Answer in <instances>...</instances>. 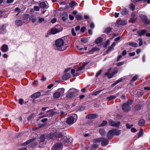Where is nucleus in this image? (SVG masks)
<instances>
[{
	"instance_id": "nucleus-58",
	"label": "nucleus",
	"mask_w": 150,
	"mask_h": 150,
	"mask_svg": "<svg viewBox=\"0 0 150 150\" xmlns=\"http://www.w3.org/2000/svg\"><path fill=\"white\" fill-rule=\"evenodd\" d=\"M102 70H100L96 74V77L98 76L99 75H100L101 73Z\"/></svg>"
},
{
	"instance_id": "nucleus-57",
	"label": "nucleus",
	"mask_w": 150,
	"mask_h": 150,
	"mask_svg": "<svg viewBox=\"0 0 150 150\" xmlns=\"http://www.w3.org/2000/svg\"><path fill=\"white\" fill-rule=\"evenodd\" d=\"M71 32L73 36H75L76 35V33L75 32L74 30V28L71 29Z\"/></svg>"
},
{
	"instance_id": "nucleus-32",
	"label": "nucleus",
	"mask_w": 150,
	"mask_h": 150,
	"mask_svg": "<svg viewBox=\"0 0 150 150\" xmlns=\"http://www.w3.org/2000/svg\"><path fill=\"white\" fill-rule=\"evenodd\" d=\"M75 71L74 69H72L71 70V73L73 74V76H78L80 75V74L78 73L77 72H76L75 74H74V73H75Z\"/></svg>"
},
{
	"instance_id": "nucleus-18",
	"label": "nucleus",
	"mask_w": 150,
	"mask_h": 150,
	"mask_svg": "<svg viewBox=\"0 0 150 150\" xmlns=\"http://www.w3.org/2000/svg\"><path fill=\"white\" fill-rule=\"evenodd\" d=\"M111 130L112 131V132L114 135H118L120 134L121 133V131L120 130L116 129H112Z\"/></svg>"
},
{
	"instance_id": "nucleus-12",
	"label": "nucleus",
	"mask_w": 150,
	"mask_h": 150,
	"mask_svg": "<svg viewBox=\"0 0 150 150\" xmlns=\"http://www.w3.org/2000/svg\"><path fill=\"white\" fill-rule=\"evenodd\" d=\"M127 21L126 20H119L116 22V24L117 25H125L127 24Z\"/></svg>"
},
{
	"instance_id": "nucleus-37",
	"label": "nucleus",
	"mask_w": 150,
	"mask_h": 150,
	"mask_svg": "<svg viewBox=\"0 0 150 150\" xmlns=\"http://www.w3.org/2000/svg\"><path fill=\"white\" fill-rule=\"evenodd\" d=\"M64 142H70L71 143L72 142V139L70 137H66V139L64 140Z\"/></svg>"
},
{
	"instance_id": "nucleus-49",
	"label": "nucleus",
	"mask_w": 150,
	"mask_h": 150,
	"mask_svg": "<svg viewBox=\"0 0 150 150\" xmlns=\"http://www.w3.org/2000/svg\"><path fill=\"white\" fill-rule=\"evenodd\" d=\"M113 47L111 46L109 47L108 50L106 51V52L108 53L109 52L113 49Z\"/></svg>"
},
{
	"instance_id": "nucleus-38",
	"label": "nucleus",
	"mask_w": 150,
	"mask_h": 150,
	"mask_svg": "<svg viewBox=\"0 0 150 150\" xmlns=\"http://www.w3.org/2000/svg\"><path fill=\"white\" fill-rule=\"evenodd\" d=\"M40 142H43L45 139V137L44 135H42L40 138Z\"/></svg>"
},
{
	"instance_id": "nucleus-53",
	"label": "nucleus",
	"mask_w": 150,
	"mask_h": 150,
	"mask_svg": "<svg viewBox=\"0 0 150 150\" xmlns=\"http://www.w3.org/2000/svg\"><path fill=\"white\" fill-rule=\"evenodd\" d=\"M126 126L127 129H129L130 128L133 126V125H129V124H127Z\"/></svg>"
},
{
	"instance_id": "nucleus-35",
	"label": "nucleus",
	"mask_w": 150,
	"mask_h": 150,
	"mask_svg": "<svg viewBox=\"0 0 150 150\" xmlns=\"http://www.w3.org/2000/svg\"><path fill=\"white\" fill-rule=\"evenodd\" d=\"M33 139H29L24 143L22 144V146H25L28 145L31 142L33 141Z\"/></svg>"
},
{
	"instance_id": "nucleus-3",
	"label": "nucleus",
	"mask_w": 150,
	"mask_h": 150,
	"mask_svg": "<svg viewBox=\"0 0 150 150\" xmlns=\"http://www.w3.org/2000/svg\"><path fill=\"white\" fill-rule=\"evenodd\" d=\"M77 118V116L76 114H74L72 116H69L67 119V123L69 125L72 124L76 121Z\"/></svg>"
},
{
	"instance_id": "nucleus-1",
	"label": "nucleus",
	"mask_w": 150,
	"mask_h": 150,
	"mask_svg": "<svg viewBox=\"0 0 150 150\" xmlns=\"http://www.w3.org/2000/svg\"><path fill=\"white\" fill-rule=\"evenodd\" d=\"M56 49L59 51H62L65 50L67 47L64 44V40L62 39L57 40L55 42Z\"/></svg>"
},
{
	"instance_id": "nucleus-28",
	"label": "nucleus",
	"mask_w": 150,
	"mask_h": 150,
	"mask_svg": "<svg viewBox=\"0 0 150 150\" xmlns=\"http://www.w3.org/2000/svg\"><path fill=\"white\" fill-rule=\"evenodd\" d=\"M41 8H47V5L45 2H42L39 4Z\"/></svg>"
},
{
	"instance_id": "nucleus-5",
	"label": "nucleus",
	"mask_w": 150,
	"mask_h": 150,
	"mask_svg": "<svg viewBox=\"0 0 150 150\" xmlns=\"http://www.w3.org/2000/svg\"><path fill=\"white\" fill-rule=\"evenodd\" d=\"M65 89L64 88H61L58 90V91L54 93L53 97L54 98H58L60 97L61 94L64 93Z\"/></svg>"
},
{
	"instance_id": "nucleus-29",
	"label": "nucleus",
	"mask_w": 150,
	"mask_h": 150,
	"mask_svg": "<svg viewBox=\"0 0 150 150\" xmlns=\"http://www.w3.org/2000/svg\"><path fill=\"white\" fill-rule=\"evenodd\" d=\"M129 45L132 47H137L138 46V44L137 43L132 42H129Z\"/></svg>"
},
{
	"instance_id": "nucleus-46",
	"label": "nucleus",
	"mask_w": 150,
	"mask_h": 150,
	"mask_svg": "<svg viewBox=\"0 0 150 150\" xmlns=\"http://www.w3.org/2000/svg\"><path fill=\"white\" fill-rule=\"evenodd\" d=\"M81 41L82 42L85 43L88 41V39L86 38H82L81 39Z\"/></svg>"
},
{
	"instance_id": "nucleus-48",
	"label": "nucleus",
	"mask_w": 150,
	"mask_h": 150,
	"mask_svg": "<svg viewBox=\"0 0 150 150\" xmlns=\"http://www.w3.org/2000/svg\"><path fill=\"white\" fill-rule=\"evenodd\" d=\"M130 7L132 11L135 9V6L133 4H131L130 5Z\"/></svg>"
},
{
	"instance_id": "nucleus-36",
	"label": "nucleus",
	"mask_w": 150,
	"mask_h": 150,
	"mask_svg": "<svg viewBox=\"0 0 150 150\" xmlns=\"http://www.w3.org/2000/svg\"><path fill=\"white\" fill-rule=\"evenodd\" d=\"M29 19L30 20L32 21V22L33 23H34L36 20V18L33 15L30 16L29 18Z\"/></svg>"
},
{
	"instance_id": "nucleus-60",
	"label": "nucleus",
	"mask_w": 150,
	"mask_h": 150,
	"mask_svg": "<svg viewBox=\"0 0 150 150\" xmlns=\"http://www.w3.org/2000/svg\"><path fill=\"white\" fill-rule=\"evenodd\" d=\"M45 19L44 18H39L38 19L39 22V23H41L42 22L44 21Z\"/></svg>"
},
{
	"instance_id": "nucleus-21",
	"label": "nucleus",
	"mask_w": 150,
	"mask_h": 150,
	"mask_svg": "<svg viewBox=\"0 0 150 150\" xmlns=\"http://www.w3.org/2000/svg\"><path fill=\"white\" fill-rule=\"evenodd\" d=\"M62 18V20L65 21L68 18V15L66 12H64L62 13L61 15Z\"/></svg>"
},
{
	"instance_id": "nucleus-13",
	"label": "nucleus",
	"mask_w": 150,
	"mask_h": 150,
	"mask_svg": "<svg viewBox=\"0 0 150 150\" xmlns=\"http://www.w3.org/2000/svg\"><path fill=\"white\" fill-rule=\"evenodd\" d=\"M108 140L103 137V139L101 141V145L103 146H106L108 144Z\"/></svg>"
},
{
	"instance_id": "nucleus-47",
	"label": "nucleus",
	"mask_w": 150,
	"mask_h": 150,
	"mask_svg": "<svg viewBox=\"0 0 150 150\" xmlns=\"http://www.w3.org/2000/svg\"><path fill=\"white\" fill-rule=\"evenodd\" d=\"M125 63L124 61L120 62L116 64V65L118 66H120L123 65Z\"/></svg>"
},
{
	"instance_id": "nucleus-23",
	"label": "nucleus",
	"mask_w": 150,
	"mask_h": 150,
	"mask_svg": "<svg viewBox=\"0 0 150 150\" xmlns=\"http://www.w3.org/2000/svg\"><path fill=\"white\" fill-rule=\"evenodd\" d=\"M147 31L145 30H139L137 32V33L139 36H142L146 33Z\"/></svg>"
},
{
	"instance_id": "nucleus-22",
	"label": "nucleus",
	"mask_w": 150,
	"mask_h": 150,
	"mask_svg": "<svg viewBox=\"0 0 150 150\" xmlns=\"http://www.w3.org/2000/svg\"><path fill=\"white\" fill-rule=\"evenodd\" d=\"M61 31H62V30H59L57 28H54L51 30V32L52 34H55Z\"/></svg>"
},
{
	"instance_id": "nucleus-41",
	"label": "nucleus",
	"mask_w": 150,
	"mask_h": 150,
	"mask_svg": "<svg viewBox=\"0 0 150 150\" xmlns=\"http://www.w3.org/2000/svg\"><path fill=\"white\" fill-rule=\"evenodd\" d=\"M111 30V29L110 28H106L105 31V33L108 34Z\"/></svg>"
},
{
	"instance_id": "nucleus-33",
	"label": "nucleus",
	"mask_w": 150,
	"mask_h": 150,
	"mask_svg": "<svg viewBox=\"0 0 150 150\" xmlns=\"http://www.w3.org/2000/svg\"><path fill=\"white\" fill-rule=\"evenodd\" d=\"M128 13V11L126 8H123L121 11V13L123 15L127 14Z\"/></svg>"
},
{
	"instance_id": "nucleus-44",
	"label": "nucleus",
	"mask_w": 150,
	"mask_h": 150,
	"mask_svg": "<svg viewBox=\"0 0 150 150\" xmlns=\"http://www.w3.org/2000/svg\"><path fill=\"white\" fill-rule=\"evenodd\" d=\"M138 78V76L137 75H136L131 79V81L133 82L136 81Z\"/></svg>"
},
{
	"instance_id": "nucleus-30",
	"label": "nucleus",
	"mask_w": 150,
	"mask_h": 150,
	"mask_svg": "<svg viewBox=\"0 0 150 150\" xmlns=\"http://www.w3.org/2000/svg\"><path fill=\"white\" fill-rule=\"evenodd\" d=\"M145 122V121L144 119H141L139 121L138 123V125L139 126H143L144 125Z\"/></svg>"
},
{
	"instance_id": "nucleus-27",
	"label": "nucleus",
	"mask_w": 150,
	"mask_h": 150,
	"mask_svg": "<svg viewBox=\"0 0 150 150\" xmlns=\"http://www.w3.org/2000/svg\"><path fill=\"white\" fill-rule=\"evenodd\" d=\"M16 25L18 26H21L23 24L22 21L19 20H16L15 22Z\"/></svg>"
},
{
	"instance_id": "nucleus-25",
	"label": "nucleus",
	"mask_w": 150,
	"mask_h": 150,
	"mask_svg": "<svg viewBox=\"0 0 150 150\" xmlns=\"http://www.w3.org/2000/svg\"><path fill=\"white\" fill-rule=\"evenodd\" d=\"M117 94L112 95L110 96L107 97V99L108 100H112L115 98L116 97H117Z\"/></svg>"
},
{
	"instance_id": "nucleus-51",
	"label": "nucleus",
	"mask_w": 150,
	"mask_h": 150,
	"mask_svg": "<svg viewBox=\"0 0 150 150\" xmlns=\"http://www.w3.org/2000/svg\"><path fill=\"white\" fill-rule=\"evenodd\" d=\"M138 40L139 41V46H141L143 44L142 40L141 38H139Z\"/></svg>"
},
{
	"instance_id": "nucleus-2",
	"label": "nucleus",
	"mask_w": 150,
	"mask_h": 150,
	"mask_svg": "<svg viewBox=\"0 0 150 150\" xmlns=\"http://www.w3.org/2000/svg\"><path fill=\"white\" fill-rule=\"evenodd\" d=\"M132 101L129 100L124 104L122 106V109L125 112H127L129 111L131 108L130 105L132 103Z\"/></svg>"
},
{
	"instance_id": "nucleus-24",
	"label": "nucleus",
	"mask_w": 150,
	"mask_h": 150,
	"mask_svg": "<svg viewBox=\"0 0 150 150\" xmlns=\"http://www.w3.org/2000/svg\"><path fill=\"white\" fill-rule=\"evenodd\" d=\"M54 112L53 110H50L48 111L46 113L47 115L49 116L48 117H50L54 115Z\"/></svg>"
},
{
	"instance_id": "nucleus-20",
	"label": "nucleus",
	"mask_w": 150,
	"mask_h": 150,
	"mask_svg": "<svg viewBox=\"0 0 150 150\" xmlns=\"http://www.w3.org/2000/svg\"><path fill=\"white\" fill-rule=\"evenodd\" d=\"M35 138H33L31 139H33V141L32 142H31L30 143L31 144V147L33 148L37 145L38 142H37L35 141Z\"/></svg>"
},
{
	"instance_id": "nucleus-17",
	"label": "nucleus",
	"mask_w": 150,
	"mask_h": 150,
	"mask_svg": "<svg viewBox=\"0 0 150 150\" xmlns=\"http://www.w3.org/2000/svg\"><path fill=\"white\" fill-rule=\"evenodd\" d=\"M1 50L2 52H7L8 50V46L6 45H4L1 48Z\"/></svg>"
},
{
	"instance_id": "nucleus-55",
	"label": "nucleus",
	"mask_w": 150,
	"mask_h": 150,
	"mask_svg": "<svg viewBox=\"0 0 150 150\" xmlns=\"http://www.w3.org/2000/svg\"><path fill=\"white\" fill-rule=\"evenodd\" d=\"M34 10L36 11H39L40 10L39 7L37 6H35L34 7Z\"/></svg>"
},
{
	"instance_id": "nucleus-34",
	"label": "nucleus",
	"mask_w": 150,
	"mask_h": 150,
	"mask_svg": "<svg viewBox=\"0 0 150 150\" xmlns=\"http://www.w3.org/2000/svg\"><path fill=\"white\" fill-rule=\"evenodd\" d=\"M103 139V137H100L97 139H94L93 142H101L102 139Z\"/></svg>"
},
{
	"instance_id": "nucleus-8",
	"label": "nucleus",
	"mask_w": 150,
	"mask_h": 150,
	"mask_svg": "<svg viewBox=\"0 0 150 150\" xmlns=\"http://www.w3.org/2000/svg\"><path fill=\"white\" fill-rule=\"evenodd\" d=\"M116 69V70H114L111 73H110V72L111 70L112 69L111 68H110L108 71L105 74V75L107 76L108 78L110 79L112 78L115 74H116L117 73L118 71L117 70V68Z\"/></svg>"
},
{
	"instance_id": "nucleus-6",
	"label": "nucleus",
	"mask_w": 150,
	"mask_h": 150,
	"mask_svg": "<svg viewBox=\"0 0 150 150\" xmlns=\"http://www.w3.org/2000/svg\"><path fill=\"white\" fill-rule=\"evenodd\" d=\"M63 145L61 142L57 143L52 147V150H62L63 149Z\"/></svg>"
},
{
	"instance_id": "nucleus-39",
	"label": "nucleus",
	"mask_w": 150,
	"mask_h": 150,
	"mask_svg": "<svg viewBox=\"0 0 150 150\" xmlns=\"http://www.w3.org/2000/svg\"><path fill=\"white\" fill-rule=\"evenodd\" d=\"M102 38L100 37L98 38L95 40V42L96 44H98L102 41Z\"/></svg>"
},
{
	"instance_id": "nucleus-54",
	"label": "nucleus",
	"mask_w": 150,
	"mask_h": 150,
	"mask_svg": "<svg viewBox=\"0 0 150 150\" xmlns=\"http://www.w3.org/2000/svg\"><path fill=\"white\" fill-rule=\"evenodd\" d=\"M85 69V67L83 66L80 67H79L76 72H77L79 71H81L83 69Z\"/></svg>"
},
{
	"instance_id": "nucleus-40",
	"label": "nucleus",
	"mask_w": 150,
	"mask_h": 150,
	"mask_svg": "<svg viewBox=\"0 0 150 150\" xmlns=\"http://www.w3.org/2000/svg\"><path fill=\"white\" fill-rule=\"evenodd\" d=\"M76 18L78 20H81L83 18V17L80 14H77L75 16Z\"/></svg>"
},
{
	"instance_id": "nucleus-52",
	"label": "nucleus",
	"mask_w": 150,
	"mask_h": 150,
	"mask_svg": "<svg viewBox=\"0 0 150 150\" xmlns=\"http://www.w3.org/2000/svg\"><path fill=\"white\" fill-rule=\"evenodd\" d=\"M15 11H17L18 12V13H17V14H16V16H17L19 14V13L20 12L21 10L18 7L16 8L15 9Z\"/></svg>"
},
{
	"instance_id": "nucleus-42",
	"label": "nucleus",
	"mask_w": 150,
	"mask_h": 150,
	"mask_svg": "<svg viewBox=\"0 0 150 150\" xmlns=\"http://www.w3.org/2000/svg\"><path fill=\"white\" fill-rule=\"evenodd\" d=\"M103 90H101L99 91H96L94 92H93L92 94L93 95L96 96L100 93Z\"/></svg>"
},
{
	"instance_id": "nucleus-59",
	"label": "nucleus",
	"mask_w": 150,
	"mask_h": 150,
	"mask_svg": "<svg viewBox=\"0 0 150 150\" xmlns=\"http://www.w3.org/2000/svg\"><path fill=\"white\" fill-rule=\"evenodd\" d=\"M23 99H20L19 100V103L21 105H22L23 104Z\"/></svg>"
},
{
	"instance_id": "nucleus-45",
	"label": "nucleus",
	"mask_w": 150,
	"mask_h": 150,
	"mask_svg": "<svg viewBox=\"0 0 150 150\" xmlns=\"http://www.w3.org/2000/svg\"><path fill=\"white\" fill-rule=\"evenodd\" d=\"M143 134V129H141L138 134V136L139 137H142Z\"/></svg>"
},
{
	"instance_id": "nucleus-43",
	"label": "nucleus",
	"mask_w": 150,
	"mask_h": 150,
	"mask_svg": "<svg viewBox=\"0 0 150 150\" xmlns=\"http://www.w3.org/2000/svg\"><path fill=\"white\" fill-rule=\"evenodd\" d=\"M107 123L106 121L104 120L99 125V127H103Z\"/></svg>"
},
{
	"instance_id": "nucleus-64",
	"label": "nucleus",
	"mask_w": 150,
	"mask_h": 150,
	"mask_svg": "<svg viewBox=\"0 0 150 150\" xmlns=\"http://www.w3.org/2000/svg\"><path fill=\"white\" fill-rule=\"evenodd\" d=\"M48 120V119L47 118H44L43 119H42L41 120V121L42 122H47Z\"/></svg>"
},
{
	"instance_id": "nucleus-14",
	"label": "nucleus",
	"mask_w": 150,
	"mask_h": 150,
	"mask_svg": "<svg viewBox=\"0 0 150 150\" xmlns=\"http://www.w3.org/2000/svg\"><path fill=\"white\" fill-rule=\"evenodd\" d=\"M97 115L95 114H91L86 115V118L89 119H93L96 118Z\"/></svg>"
},
{
	"instance_id": "nucleus-61",
	"label": "nucleus",
	"mask_w": 150,
	"mask_h": 150,
	"mask_svg": "<svg viewBox=\"0 0 150 150\" xmlns=\"http://www.w3.org/2000/svg\"><path fill=\"white\" fill-rule=\"evenodd\" d=\"M56 19L55 18H54L51 20V22L52 23H54L56 22Z\"/></svg>"
},
{
	"instance_id": "nucleus-63",
	"label": "nucleus",
	"mask_w": 150,
	"mask_h": 150,
	"mask_svg": "<svg viewBox=\"0 0 150 150\" xmlns=\"http://www.w3.org/2000/svg\"><path fill=\"white\" fill-rule=\"evenodd\" d=\"M69 18L70 20H73L74 19V17L73 16L70 15L69 16Z\"/></svg>"
},
{
	"instance_id": "nucleus-11",
	"label": "nucleus",
	"mask_w": 150,
	"mask_h": 150,
	"mask_svg": "<svg viewBox=\"0 0 150 150\" xmlns=\"http://www.w3.org/2000/svg\"><path fill=\"white\" fill-rule=\"evenodd\" d=\"M140 17L141 19L144 22L145 25H147L149 24V21L147 20V18L146 16L143 15H141L140 16Z\"/></svg>"
},
{
	"instance_id": "nucleus-26",
	"label": "nucleus",
	"mask_w": 150,
	"mask_h": 150,
	"mask_svg": "<svg viewBox=\"0 0 150 150\" xmlns=\"http://www.w3.org/2000/svg\"><path fill=\"white\" fill-rule=\"evenodd\" d=\"M99 132L102 136H105L106 134V132L104 129H100L99 130Z\"/></svg>"
},
{
	"instance_id": "nucleus-4",
	"label": "nucleus",
	"mask_w": 150,
	"mask_h": 150,
	"mask_svg": "<svg viewBox=\"0 0 150 150\" xmlns=\"http://www.w3.org/2000/svg\"><path fill=\"white\" fill-rule=\"evenodd\" d=\"M78 91L74 88H71L70 89L67 93V97L68 98H72L75 97L77 94Z\"/></svg>"
},
{
	"instance_id": "nucleus-50",
	"label": "nucleus",
	"mask_w": 150,
	"mask_h": 150,
	"mask_svg": "<svg viewBox=\"0 0 150 150\" xmlns=\"http://www.w3.org/2000/svg\"><path fill=\"white\" fill-rule=\"evenodd\" d=\"M113 47L111 46L109 47L108 50L106 51V52L108 53L109 52L113 49Z\"/></svg>"
},
{
	"instance_id": "nucleus-15",
	"label": "nucleus",
	"mask_w": 150,
	"mask_h": 150,
	"mask_svg": "<svg viewBox=\"0 0 150 150\" xmlns=\"http://www.w3.org/2000/svg\"><path fill=\"white\" fill-rule=\"evenodd\" d=\"M41 94V93L40 92H37L33 94H32L31 96V97L32 98L36 99L40 97V96Z\"/></svg>"
},
{
	"instance_id": "nucleus-9",
	"label": "nucleus",
	"mask_w": 150,
	"mask_h": 150,
	"mask_svg": "<svg viewBox=\"0 0 150 150\" xmlns=\"http://www.w3.org/2000/svg\"><path fill=\"white\" fill-rule=\"evenodd\" d=\"M109 124L111 126L118 127L120 124V122H115L110 120L109 121Z\"/></svg>"
},
{
	"instance_id": "nucleus-16",
	"label": "nucleus",
	"mask_w": 150,
	"mask_h": 150,
	"mask_svg": "<svg viewBox=\"0 0 150 150\" xmlns=\"http://www.w3.org/2000/svg\"><path fill=\"white\" fill-rule=\"evenodd\" d=\"M113 135L112 131L111 130H110L108 132L107 135V137L108 139H110L113 137Z\"/></svg>"
},
{
	"instance_id": "nucleus-7",
	"label": "nucleus",
	"mask_w": 150,
	"mask_h": 150,
	"mask_svg": "<svg viewBox=\"0 0 150 150\" xmlns=\"http://www.w3.org/2000/svg\"><path fill=\"white\" fill-rule=\"evenodd\" d=\"M48 135L47 137L50 139H53L54 136L59 138H64V136L61 133L59 132H57L54 134L51 133V135H50V137Z\"/></svg>"
},
{
	"instance_id": "nucleus-19",
	"label": "nucleus",
	"mask_w": 150,
	"mask_h": 150,
	"mask_svg": "<svg viewBox=\"0 0 150 150\" xmlns=\"http://www.w3.org/2000/svg\"><path fill=\"white\" fill-rule=\"evenodd\" d=\"M71 77V74L69 73H67L64 74L62 77V79L63 80H66L69 79Z\"/></svg>"
},
{
	"instance_id": "nucleus-56",
	"label": "nucleus",
	"mask_w": 150,
	"mask_h": 150,
	"mask_svg": "<svg viewBox=\"0 0 150 150\" xmlns=\"http://www.w3.org/2000/svg\"><path fill=\"white\" fill-rule=\"evenodd\" d=\"M34 115L33 114H32L30 115L28 117V120H30L33 117Z\"/></svg>"
},
{
	"instance_id": "nucleus-62",
	"label": "nucleus",
	"mask_w": 150,
	"mask_h": 150,
	"mask_svg": "<svg viewBox=\"0 0 150 150\" xmlns=\"http://www.w3.org/2000/svg\"><path fill=\"white\" fill-rule=\"evenodd\" d=\"M122 56L121 55H119L117 57L116 61L117 62L118 61H119L120 60V59L122 58Z\"/></svg>"
},
{
	"instance_id": "nucleus-10",
	"label": "nucleus",
	"mask_w": 150,
	"mask_h": 150,
	"mask_svg": "<svg viewBox=\"0 0 150 150\" xmlns=\"http://www.w3.org/2000/svg\"><path fill=\"white\" fill-rule=\"evenodd\" d=\"M57 125L59 129H62L66 127V125L63 122L58 121L57 122Z\"/></svg>"
},
{
	"instance_id": "nucleus-31",
	"label": "nucleus",
	"mask_w": 150,
	"mask_h": 150,
	"mask_svg": "<svg viewBox=\"0 0 150 150\" xmlns=\"http://www.w3.org/2000/svg\"><path fill=\"white\" fill-rule=\"evenodd\" d=\"M100 50V48L97 47H94L91 50H89V52L90 54L92 53V52H95L99 50Z\"/></svg>"
}]
</instances>
